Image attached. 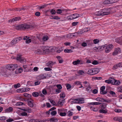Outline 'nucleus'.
<instances>
[{"label":"nucleus","mask_w":122,"mask_h":122,"mask_svg":"<svg viewBox=\"0 0 122 122\" xmlns=\"http://www.w3.org/2000/svg\"><path fill=\"white\" fill-rule=\"evenodd\" d=\"M33 27L32 25L25 23L16 26L15 28L17 30H23Z\"/></svg>","instance_id":"obj_1"},{"label":"nucleus","mask_w":122,"mask_h":122,"mask_svg":"<svg viewBox=\"0 0 122 122\" xmlns=\"http://www.w3.org/2000/svg\"><path fill=\"white\" fill-rule=\"evenodd\" d=\"M17 64H10L6 66V68L9 70L13 71L17 67Z\"/></svg>","instance_id":"obj_2"},{"label":"nucleus","mask_w":122,"mask_h":122,"mask_svg":"<svg viewBox=\"0 0 122 122\" xmlns=\"http://www.w3.org/2000/svg\"><path fill=\"white\" fill-rule=\"evenodd\" d=\"M43 35V34H39L37 36V37L40 41L42 40L43 41H45L48 40L49 37L47 36H44L42 37V38L41 39Z\"/></svg>","instance_id":"obj_3"},{"label":"nucleus","mask_w":122,"mask_h":122,"mask_svg":"<svg viewBox=\"0 0 122 122\" xmlns=\"http://www.w3.org/2000/svg\"><path fill=\"white\" fill-rule=\"evenodd\" d=\"M16 60L19 61L21 63H24L26 61L25 58L22 57V55H18L16 57Z\"/></svg>","instance_id":"obj_4"},{"label":"nucleus","mask_w":122,"mask_h":122,"mask_svg":"<svg viewBox=\"0 0 122 122\" xmlns=\"http://www.w3.org/2000/svg\"><path fill=\"white\" fill-rule=\"evenodd\" d=\"M121 51L120 48L118 47L115 49L114 51L112 53V55L113 56H115L117 55L118 52Z\"/></svg>","instance_id":"obj_5"},{"label":"nucleus","mask_w":122,"mask_h":122,"mask_svg":"<svg viewBox=\"0 0 122 122\" xmlns=\"http://www.w3.org/2000/svg\"><path fill=\"white\" fill-rule=\"evenodd\" d=\"M107 8L103 9L102 11L103 15H107L109 14L110 12L108 11L107 10Z\"/></svg>","instance_id":"obj_6"},{"label":"nucleus","mask_w":122,"mask_h":122,"mask_svg":"<svg viewBox=\"0 0 122 122\" xmlns=\"http://www.w3.org/2000/svg\"><path fill=\"white\" fill-rule=\"evenodd\" d=\"M46 78V76H44L43 74H41L37 76V79L38 80H40L41 79H43Z\"/></svg>","instance_id":"obj_7"},{"label":"nucleus","mask_w":122,"mask_h":122,"mask_svg":"<svg viewBox=\"0 0 122 122\" xmlns=\"http://www.w3.org/2000/svg\"><path fill=\"white\" fill-rule=\"evenodd\" d=\"M107 104L105 103H102L100 104V108L102 109L107 110L105 109L107 107Z\"/></svg>","instance_id":"obj_8"},{"label":"nucleus","mask_w":122,"mask_h":122,"mask_svg":"<svg viewBox=\"0 0 122 122\" xmlns=\"http://www.w3.org/2000/svg\"><path fill=\"white\" fill-rule=\"evenodd\" d=\"M29 99L30 100L31 99V98H28V99H27V101L28 102V105L30 107H33L34 106L33 103V102H32L31 101L29 100Z\"/></svg>","instance_id":"obj_9"},{"label":"nucleus","mask_w":122,"mask_h":122,"mask_svg":"<svg viewBox=\"0 0 122 122\" xmlns=\"http://www.w3.org/2000/svg\"><path fill=\"white\" fill-rule=\"evenodd\" d=\"M56 58H57V60L59 61V63H61L63 62V60L61 56H56Z\"/></svg>","instance_id":"obj_10"},{"label":"nucleus","mask_w":122,"mask_h":122,"mask_svg":"<svg viewBox=\"0 0 122 122\" xmlns=\"http://www.w3.org/2000/svg\"><path fill=\"white\" fill-rule=\"evenodd\" d=\"M92 71L94 75L98 73L99 71V70L98 68H92Z\"/></svg>","instance_id":"obj_11"},{"label":"nucleus","mask_w":122,"mask_h":122,"mask_svg":"<svg viewBox=\"0 0 122 122\" xmlns=\"http://www.w3.org/2000/svg\"><path fill=\"white\" fill-rule=\"evenodd\" d=\"M17 40L16 38H15L10 43V44L11 46L14 45L17 42Z\"/></svg>","instance_id":"obj_12"},{"label":"nucleus","mask_w":122,"mask_h":122,"mask_svg":"<svg viewBox=\"0 0 122 122\" xmlns=\"http://www.w3.org/2000/svg\"><path fill=\"white\" fill-rule=\"evenodd\" d=\"M13 110V108L11 107H9L8 108L6 109L5 110V112H12Z\"/></svg>","instance_id":"obj_13"},{"label":"nucleus","mask_w":122,"mask_h":122,"mask_svg":"<svg viewBox=\"0 0 122 122\" xmlns=\"http://www.w3.org/2000/svg\"><path fill=\"white\" fill-rule=\"evenodd\" d=\"M49 121L51 122H57L58 121V120L56 118L53 117L50 118Z\"/></svg>","instance_id":"obj_14"},{"label":"nucleus","mask_w":122,"mask_h":122,"mask_svg":"<svg viewBox=\"0 0 122 122\" xmlns=\"http://www.w3.org/2000/svg\"><path fill=\"white\" fill-rule=\"evenodd\" d=\"M55 63H53L52 61H50L46 63V64L47 66L48 67H51Z\"/></svg>","instance_id":"obj_15"},{"label":"nucleus","mask_w":122,"mask_h":122,"mask_svg":"<svg viewBox=\"0 0 122 122\" xmlns=\"http://www.w3.org/2000/svg\"><path fill=\"white\" fill-rule=\"evenodd\" d=\"M64 11H65V12H66V10H62L61 9H58L57 10L56 13L58 14H60L62 13Z\"/></svg>","instance_id":"obj_16"},{"label":"nucleus","mask_w":122,"mask_h":122,"mask_svg":"<svg viewBox=\"0 0 122 122\" xmlns=\"http://www.w3.org/2000/svg\"><path fill=\"white\" fill-rule=\"evenodd\" d=\"M106 45H104V46H102L100 47H98V48L97 49H99L100 51H102L105 49L106 48Z\"/></svg>","instance_id":"obj_17"},{"label":"nucleus","mask_w":122,"mask_h":122,"mask_svg":"<svg viewBox=\"0 0 122 122\" xmlns=\"http://www.w3.org/2000/svg\"><path fill=\"white\" fill-rule=\"evenodd\" d=\"M107 110H104L103 109H101L99 110V112L101 113H106L107 112Z\"/></svg>","instance_id":"obj_18"},{"label":"nucleus","mask_w":122,"mask_h":122,"mask_svg":"<svg viewBox=\"0 0 122 122\" xmlns=\"http://www.w3.org/2000/svg\"><path fill=\"white\" fill-rule=\"evenodd\" d=\"M65 94L63 92H61L60 94V97L61 98L64 99L65 97Z\"/></svg>","instance_id":"obj_19"},{"label":"nucleus","mask_w":122,"mask_h":122,"mask_svg":"<svg viewBox=\"0 0 122 122\" xmlns=\"http://www.w3.org/2000/svg\"><path fill=\"white\" fill-rule=\"evenodd\" d=\"M64 52L65 53H69L72 52L73 51L71 49L69 50L67 49H65L64 50Z\"/></svg>","instance_id":"obj_20"},{"label":"nucleus","mask_w":122,"mask_h":122,"mask_svg":"<svg viewBox=\"0 0 122 122\" xmlns=\"http://www.w3.org/2000/svg\"><path fill=\"white\" fill-rule=\"evenodd\" d=\"M102 11H99L95 13V14L97 16L103 15Z\"/></svg>","instance_id":"obj_21"},{"label":"nucleus","mask_w":122,"mask_h":122,"mask_svg":"<svg viewBox=\"0 0 122 122\" xmlns=\"http://www.w3.org/2000/svg\"><path fill=\"white\" fill-rule=\"evenodd\" d=\"M107 89H106V91H105L104 90H100V93L102 95H104L106 94L107 93Z\"/></svg>","instance_id":"obj_22"},{"label":"nucleus","mask_w":122,"mask_h":122,"mask_svg":"<svg viewBox=\"0 0 122 122\" xmlns=\"http://www.w3.org/2000/svg\"><path fill=\"white\" fill-rule=\"evenodd\" d=\"M85 32V31L84 32H83V31L81 30L80 31L77 32H75V33H73V34H75V35H73V36H75V35H76H76H78V34H82L83 32Z\"/></svg>","instance_id":"obj_23"},{"label":"nucleus","mask_w":122,"mask_h":122,"mask_svg":"<svg viewBox=\"0 0 122 122\" xmlns=\"http://www.w3.org/2000/svg\"><path fill=\"white\" fill-rule=\"evenodd\" d=\"M87 73L88 74L90 75H93V72L92 71V68L91 69L89 70L87 72Z\"/></svg>","instance_id":"obj_24"},{"label":"nucleus","mask_w":122,"mask_h":122,"mask_svg":"<svg viewBox=\"0 0 122 122\" xmlns=\"http://www.w3.org/2000/svg\"><path fill=\"white\" fill-rule=\"evenodd\" d=\"M75 100H76V101H79L78 103H79V102H80L81 101H84V99L83 98H79V99H74Z\"/></svg>","instance_id":"obj_25"},{"label":"nucleus","mask_w":122,"mask_h":122,"mask_svg":"<svg viewBox=\"0 0 122 122\" xmlns=\"http://www.w3.org/2000/svg\"><path fill=\"white\" fill-rule=\"evenodd\" d=\"M32 95L34 97H37L38 96L39 94L38 92H35L32 93Z\"/></svg>","instance_id":"obj_26"},{"label":"nucleus","mask_w":122,"mask_h":122,"mask_svg":"<svg viewBox=\"0 0 122 122\" xmlns=\"http://www.w3.org/2000/svg\"><path fill=\"white\" fill-rule=\"evenodd\" d=\"M106 48H105V52L106 53H108L110 52V51L111 50L108 47H107L106 45Z\"/></svg>","instance_id":"obj_27"},{"label":"nucleus","mask_w":122,"mask_h":122,"mask_svg":"<svg viewBox=\"0 0 122 122\" xmlns=\"http://www.w3.org/2000/svg\"><path fill=\"white\" fill-rule=\"evenodd\" d=\"M42 49L41 50L40 49H38L35 51V53L36 54H40L41 53H42L41 52L42 51Z\"/></svg>","instance_id":"obj_28"},{"label":"nucleus","mask_w":122,"mask_h":122,"mask_svg":"<svg viewBox=\"0 0 122 122\" xmlns=\"http://www.w3.org/2000/svg\"><path fill=\"white\" fill-rule=\"evenodd\" d=\"M73 15V14H71L69 16L67 17V18L68 20H72L74 19Z\"/></svg>","instance_id":"obj_29"},{"label":"nucleus","mask_w":122,"mask_h":122,"mask_svg":"<svg viewBox=\"0 0 122 122\" xmlns=\"http://www.w3.org/2000/svg\"><path fill=\"white\" fill-rule=\"evenodd\" d=\"M103 98H102L100 97H97L96 99V100L98 102H103L104 101L102 99Z\"/></svg>","instance_id":"obj_30"},{"label":"nucleus","mask_w":122,"mask_h":122,"mask_svg":"<svg viewBox=\"0 0 122 122\" xmlns=\"http://www.w3.org/2000/svg\"><path fill=\"white\" fill-rule=\"evenodd\" d=\"M114 85H118L120 84L121 82L119 81L116 80L114 81Z\"/></svg>","instance_id":"obj_31"},{"label":"nucleus","mask_w":122,"mask_h":122,"mask_svg":"<svg viewBox=\"0 0 122 122\" xmlns=\"http://www.w3.org/2000/svg\"><path fill=\"white\" fill-rule=\"evenodd\" d=\"M72 14L73 15V17L74 19L77 18L79 17V15L78 14L76 13Z\"/></svg>","instance_id":"obj_32"},{"label":"nucleus","mask_w":122,"mask_h":122,"mask_svg":"<svg viewBox=\"0 0 122 122\" xmlns=\"http://www.w3.org/2000/svg\"><path fill=\"white\" fill-rule=\"evenodd\" d=\"M118 66V64H116L114 65L112 69L114 70L117 69L118 67H119Z\"/></svg>","instance_id":"obj_33"},{"label":"nucleus","mask_w":122,"mask_h":122,"mask_svg":"<svg viewBox=\"0 0 122 122\" xmlns=\"http://www.w3.org/2000/svg\"><path fill=\"white\" fill-rule=\"evenodd\" d=\"M110 78L111 79V84L114 85V82L116 80L114 78L112 77H110Z\"/></svg>","instance_id":"obj_34"},{"label":"nucleus","mask_w":122,"mask_h":122,"mask_svg":"<svg viewBox=\"0 0 122 122\" xmlns=\"http://www.w3.org/2000/svg\"><path fill=\"white\" fill-rule=\"evenodd\" d=\"M50 12L52 15L55 14L56 13V12L55 11V10L53 9L51 10Z\"/></svg>","instance_id":"obj_35"},{"label":"nucleus","mask_w":122,"mask_h":122,"mask_svg":"<svg viewBox=\"0 0 122 122\" xmlns=\"http://www.w3.org/2000/svg\"><path fill=\"white\" fill-rule=\"evenodd\" d=\"M20 86V83H18L17 84H15L14 85V86L15 88H17L19 87Z\"/></svg>","instance_id":"obj_36"},{"label":"nucleus","mask_w":122,"mask_h":122,"mask_svg":"<svg viewBox=\"0 0 122 122\" xmlns=\"http://www.w3.org/2000/svg\"><path fill=\"white\" fill-rule=\"evenodd\" d=\"M72 64L74 65H77V64H79V59L73 61L72 62Z\"/></svg>","instance_id":"obj_37"},{"label":"nucleus","mask_w":122,"mask_h":122,"mask_svg":"<svg viewBox=\"0 0 122 122\" xmlns=\"http://www.w3.org/2000/svg\"><path fill=\"white\" fill-rule=\"evenodd\" d=\"M51 19H52L58 20L60 19V18L59 17L57 16H54L53 18H51Z\"/></svg>","instance_id":"obj_38"},{"label":"nucleus","mask_w":122,"mask_h":122,"mask_svg":"<svg viewBox=\"0 0 122 122\" xmlns=\"http://www.w3.org/2000/svg\"><path fill=\"white\" fill-rule=\"evenodd\" d=\"M90 109L92 110H93L95 112H97V108H95L93 107H91Z\"/></svg>","instance_id":"obj_39"},{"label":"nucleus","mask_w":122,"mask_h":122,"mask_svg":"<svg viewBox=\"0 0 122 122\" xmlns=\"http://www.w3.org/2000/svg\"><path fill=\"white\" fill-rule=\"evenodd\" d=\"M107 46L109 48V49L111 50L113 47V46L111 44H109Z\"/></svg>","instance_id":"obj_40"},{"label":"nucleus","mask_w":122,"mask_h":122,"mask_svg":"<svg viewBox=\"0 0 122 122\" xmlns=\"http://www.w3.org/2000/svg\"><path fill=\"white\" fill-rule=\"evenodd\" d=\"M94 43L95 44H98L99 42V41L97 39H95L93 41Z\"/></svg>","instance_id":"obj_41"},{"label":"nucleus","mask_w":122,"mask_h":122,"mask_svg":"<svg viewBox=\"0 0 122 122\" xmlns=\"http://www.w3.org/2000/svg\"><path fill=\"white\" fill-rule=\"evenodd\" d=\"M50 102L53 105H56V103L54 100L52 99H50Z\"/></svg>","instance_id":"obj_42"},{"label":"nucleus","mask_w":122,"mask_h":122,"mask_svg":"<svg viewBox=\"0 0 122 122\" xmlns=\"http://www.w3.org/2000/svg\"><path fill=\"white\" fill-rule=\"evenodd\" d=\"M56 113L57 112L56 111H53L51 112V114L52 116H54L56 115Z\"/></svg>","instance_id":"obj_43"},{"label":"nucleus","mask_w":122,"mask_h":122,"mask_svg":"<svg viewBox=\"0 0 122 122\" xmlns=\"http://www.w3.org/2000/svg\"><path fill=\"white\" fill-rule=\"evenodd\" d=\"M74 84L75 85H81V82L79 81H76L75 82Z\"/></svg>","instance_id":"obj_44"},{"label":"nucleus","mask_w":122,"mask_h":122,"mask_svg":"<svg viewBox=\"0 0 122 122\" xmlns=\"http://www.w3.org/2000/svg\"><path fill=\"white\" fill-rule=\"evenodd\" d=\"M69 114L67 115V116L69 117H71L72 116L73 114V112H71L70 111H69L68 112Z\"/></svg>","instance_id":"obj_45"},{"label":"nucleus","mask_w":122,"mask_h":122,"mask_svg":"<svg viewBox=\"0 0 122 122\" xmlns=\"http://www.w3.org/2000/svg\"><path fill=\"white\" fill-rule=\"evenodd\" d=\"M15 21V20L13 18L9 20L8 21V22L9 23H11L12 22H14Z\"/></svg>","instance_id":"obj_46"},{"label":"nucleus","mask_w":122,"mask_h":122,"mask_svg":"<svg viewBox=\"0 0 122 122\" xmlns=\"http://www.w3.org/2000/svg\"><path fill=\"white\" fill-rule=\"evenodd\" d=\"M79 23V22H72V23L71 24L73 26H75Z\"/></svg>","instance_id":"obj_47"},{"label":"nucleus","mask_w":122,"mask_h":122,"mask_svg":"<svg viewBox=\"0 0 122 122\" xmlns=\"http://www.w3.org/2000/svg\"><path fill=\"white\" fill-rule=\"evenodd\" d=\"M60 115L61 116H64L66 115V112H61L59 113Z\"/></svg>","instance_id":"obj_48"},{"label":"nucleus","mask_w":122,"mask_h":122,"mask_svg":"<svg viewBox=\"0 0 122 122\" xmlns=\"http://www.w3.org/2000/svg\"><path fill=\"white\" fill-rule=\"evenodd\" d=\"M24 103L23 102H20L17 103L16 104V106H19L21 105H22Z\"/></svg>","instance_id":"obj_49"},{"label":"nucleus","mask_w":122,"mask_h":122,"mask_svg":"<svg viewBox=\"0 0 122 122\" xmlns=\"http://www.w3.org/2000/svg\"><path fill=\"white\" fill-rule=\"evenodd\" d=\"M13 18L15 20V21H17L21 19V18L20 17H17Z\"/></svg>","instance_id":"obj_50"},{"label":"nucleus","mask_w":122,"mask_h":122,"mask_svg":"<svg viewBox=\"0 0 122 122\" xmlns=\"http://www.w3.org/2000/svg\"><path fill=\"white\" fill-rule=\"evenodd\" d=\"M92 64L94 65H97L98 64V62L97 61L94 60L92 62Z\"/></svg>","instance_id":"obj_51"},{"label":"nucleus","mask_w":122,"mask_h":122,"mask_svg":"<svg viewBox=\"0 0 122 122\" xmlns=\"http://www.w3.org/2000/svg\"><path fill=\"white\" fill-rule=\"evenodd\" d=\"M86 91H89L90 89H91V87L90 85H89L88 87L86 86Z\"/></svg>","instance_id":"obj_52"},{"label":"nucleus","mask_w":122,"mask_h":122,"mask_svg":"<svg viewBox=\"0 0 122 122\" xmlns=\"http://www.w3.org/2000/svg\"><path fill=\"white\" fill-rule=\"evenodd\" d=\"M84 61L81 60H79V64H83L84 63Z\"/></svg>","instance_id":"obj_53"},{"label":"nucleus","mask_w":122,"mask_h":122,"mask_svg":"<svg viewBox=\"0 0 122 122\" xmlns=\"http://www.w3.org/2000/svg\"><path fill=\"white\" fill-rule=\"evenodd\" d=\"M105 81V82L107 83L108 84L111 83L110 78H109V80H106Z\"/></svg>","instance_id":"obj_54"},{"label":"nucleus","mask_w":122,"mask_h":122,"mask_svg":"<svg viewBox=\"0 0 122 122\" xmlns=\"http://www.w3.org/2000/svg\"><path fill=\"white\" fill-rule=\"evenodd\" d=\"M6 118V117H5L2 116L1 117H0V120H5Z\"/></svg>","instance_id":"obj_55"},{"label":"nucleus","mask_w":122,"mask_h":122,"mask_svg":"<svg viewBox=\"0 0 122 122\" xmlns=\"http://www.w3.org/2000/svg\"><path fill=\"white\" fill-rule=\"evenodd\" d=\"M109 93L112 96H114L116 95L115 93L114 92L112 91H111L109 92Z\"/></svg>","instance_id":"obj_56"},{"label":"nucleus","mask_w":122,"mask_h":122,"mask_svg":"<svg viewBox=\"0 0 122 122\" xmlns=\"http://www.w3.org/2000/svg\"><path fill=\"white\" fill-rule=\"evenodd\" d=\"M31 41V40L30 39H28L26 40L25 42L27 44H29Z\"/></svg>","instance_id":"obj_57"},{"label":"nucleus","mask_w":122,"mask_h":122,"mask_svg":"<svg viewBox=\"0 0 122 122\" xmlns=\"http://www.w3.org/2000/svg\"><path fill=\"white\" fill-rule=\"evenodd\" d=\"M103 100V101H104L103 102H107L108 103H110L111 102V101L110 100H105L103 98V99H102Z\"/></svg>","instance_id":"obj_58"},{"label":"nucleus","mask_w":122,"mask_h":122,"mask_svg":"<svg viewBox=\"0 0 122 122\" xmlns=\"http://www.w3.org/2000/svg\"><path fill=\"white\" fill-rule=\"evenodd\" d=\"M66 87L67 89H70L71 88V85L68 84H67Z\"/></svg>","instance_id":"obj_59"},{"label":"nucleus","mask_w":122,"mask_h":122,"mask_svg":"<svg viewBox=\"0 0 122 122\" xmlns=\"http://www.w3.org/2000/svg\"><path fill=\"white\" fill-rule=\"evenodd\" d=\"M65 100V99H63L61 102H60V101L58 102V104H59L61 106H62L63 104H62L63 102Z\"/></svg>","instance_id":"obj_60"},{"label":"nucleus","mask_w":122,"mask_h":122,"mask_svg":"<svg viewBox=\"0 0 122 122\" xmlns=\"http://www.w3.org/2000/svg\"><path fill=\"white\" fill-rule=\"evenodd\" d=\"M35 14L36 16H39L41 14L40 12L37 11L35 13Z\"/></svg>","instance_id":"obj_61"},{"label":"nucleus","mask_w":122,"mask_h":122,"mask_svg":"<svg viewBox=\"0 0 122 122\" xmlns=\"http://www.w3.org/2000/svg\"><path fill=\"white\" fill-rule=\"evenodd\" d=\"M47 5H44L38 7L39 8V9H41L42 8H44Z\"/></svg>","instance_id":"obj_62"},{"label":"nucleus","mask_w":122,"mask_h":122,"mask_svg":"<svg viewBox=\"0 0 122 122\" xmlns=\"http://www.w3.org/2000/svg\"><path fill=\"white\" fill-rule=\"evenodd\" d=\"M117 91L119 92H122V87H119Z\"/></svg>","instance_id":"obj_63"},{"label":"nucleus","mask_w":122,"mask_h":122,"mask_svg":"<svg viewBox=\"0 0 122 122\" xmlns=\"http://www.w3.org/2000/svg\"><path fill=\"white\" fill-rule=\"evenodd\" d=\"M56 86L58 88V89H59L60 90L62 88L61 85L60 84L57 85Z\"/></svg>","instance_id":"obj_64"}]
</instances>
